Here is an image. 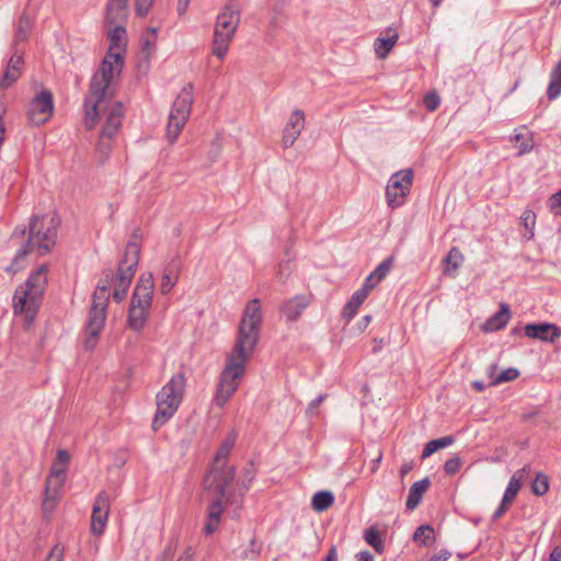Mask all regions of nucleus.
<instances>
[{
	"label": "nucleus",
	"instance_id": "obj_9",
	"mask_svg": "<svg viewBox=\"0 0 561 561\" xmlns=\"http://www.w3.org/2000/svg\"><path fill=\"white\" fill-rule=\"evenodd\" d=\"M192 103L193 85L187 84L181 90L170 111L167 126V138L170 144L175 142L185 126L191 114Z\"/></svg>",
	"mask_w": 561,
	"mask_h": 561
},
{
	"label": "nucleus",
	"instance_id": "obj_29",
	"mask_svg": "<svg viewBox=\"0 0 561 561\" xmlns=\"http://www.w3.org/2000/svg\"><path fill=\"white\" fill-rule=\"evenodd\" d=\"M334 503V495L330 491H319L311 499V507L314 512L322 513Z\"/></svg>",
	"mask_w": 561,
	"mask_h": 561
},
{
	"label": "nucleus",
	"instance_id": "obj_32",
	"mask_svg": "<svg viewBox=\"0 0 561 561\" xmlns=\"http://www.w3.org/2000/svg\"><path fill=\"white\" fill-rule=\"evenodd\" d=\"M495 370H496L495 365H491L488 368L489 376L493 378L491 381V386H497L503 382L513 381V380L517 379V377L519 376L518 369L513 368V367H510V368L503 370L500 375L494 377Z\"/></svg>",
	"mask_w": 561,
	"mask_h": 561
},
{
	"label": "nucleus",
	"instance_id": "obj_44",
	"mask_svg": "<svg viewBox=\"0 0 561 561\" xmlns=\"http://www.w3.org/2000/svg\"><path fill=\"white\" fill-rule=\"evenodd\" d=\"M111 140L112 139L103 138L100 135V141H99V145H98V152L100 153V156L103 159H106L110 156V153H111V150H112Z\"/></svg>",
	"mask_w": 561,
	"mask_h": 561
},
{
	"label": "nucleus",
	"instance_id": "obj_8",
	"mask_svg": "<svg viewBox=\"0 0 561 561\" xmlns=\"http://www.w3.org/2000/svg\"><path fill=\"white\" fill-rule=\"evenodd\" d=\"M240 23V11L227 3L218 13L215 24L211 53L218 59H224Z\"/></svg>",
	"mask_w": 561,
	"mask_h": 561
},
{
	"label": "nucleus",
	"instance_id": "obj_22",
	"mask_svg": "<svg viewBox=\"0 0 561 561\" xmlns=\"http://www.w3.org/2000/svg\"><path fill=\"white\" fill-rule=\"evenodd\" d=\"M23 65V58L16 53L11 57L8 62L7 69L0 80V87L7 89L14 83L21 75V66Z\"/></svg>",
	"mask_w": 561,
	"mask_h": 561
},
{
	"label": "nucleus",
	"instance_id": "obj_63",
	"mask_svg": "<svg viewBox=\"0 0 561 561\" xmlns=\"http://www.w3.org/2000/svg\"><path fill=\"white\" fill-rule=\"evenodd\" d=\"M26 233V228L25 227H16L13 231V237H24V234Z\"/></svg>",
	"mask_w": 561,
	"mask_h": 561
},
{
	"label": "nucleus",
	"instance_id": "obj_59",
	"mask_svg": "<svg viewBox=\"0 0 561 561\" xmlns=\"http://www.w3.org/2000/svg\"><path fill=\"white\" fill-rule=\"evenodd\" d=\"M371 321V316H364L359 322H358V325L362 330L366 329L368 327V324L370 323Z\"/></svg>",
	"mask_w": 561,
	"mask_h": 561
},
{
	"label": "nucleus",
	"instance_id": "obj_52",
	"mask_svg": "<svg viewBox=\"0 0 561 561\" xmlns=\"http://www.w3.org/2000/svg\"><path fill=\"white\" fill-rule=\"evenodd\" d=\"M142 238V231L140 228H135L131 232V236H130V240L127 242L126 247L130 243V242H136L140 248V240Z\"/></svg>",
	"mask_w": 561,
	"mask_h": 561
},
{
	"label": "nucleus",
	"instance_id": "obj_28",
	"mask_svg": "<svg viewBox=\"0 0 561 561\" xmlns=\"http://www.w3.org/2000/svg\"><path fill=\"white\" fill-rule=\"evenodd\" d=\"M125 28L122 26H115L114 28L108 31V39L111 42L108 51L106 54H118L123 57L122 51L125 46Z\"/></svg>",
	"mask_w": 561,
	"mask_h": 561
},
{
	"label": "nucleus",
	"instance_id": "obj_18",
	"mask_svg": "<svg viewBox=\"0 0 561 561\" xmlns=\"http://www.w3.org/2000/svg\"><path fill=\"white\" fill-rule=\"evenodd\" d=\"M311 298L307 295H297L280 306V311L287 321H296L310 305Z\"/></svg>",
	"mask_w": 561,
	"mask_h": 561
},
{
	"label": "nucleus",
	"instance_id": "obj_54",
	"mask_svg": "<svg viewBox=\"0 0 561 561\" xmlns=\"http://www.w3.org/2000/svg\"><path fill=\"white\" fill-rule=\"evenodd\" d=\"M450 557L448 551H440L439 554L433 556L428 561H447Z\"/></svg>",
	"mask_w": 561,
	"mask_h": 561
},
{
	"label": "nucleus",
	"instance_id": "obj_1",
	"mask_svg": "<svg viewBox=\"0 0 561 561\" xmlns=\"http://www.w3.org/2000/svg\"><path fill=\"white\" fill-rule=\"evenodd\" d=\"M262 323L261 302L257 298L250 300L238 327L234 345L227 356L226 365L220 374L214 402L222 408L237 391L239 380L244 376L245 365L252 358L260 337Z\"/></svg>",
	"mask_w": 561,
	"mask_h": 561
},
{
	"label": "nucleus",
	"instance_id": "obj_15",
	"mask_svg": "<svg viewBox=\"0 0 561 561\" xmlns=\"http://www.w3.org/2000/svg\"><path fill=\"white\" fill-rule=\"evenodd\" d=\"M306 117L301 110H295L283 129L282 145L290 148L305 128Z\"/></svg>",
	"mask_w": 561,
	"mask_h": 561
},
{
	"label": "nucleus",
	"instance_id": "obj_17",
	"mask_svg": "<svg viewBox=\"0 0 561 561\" xmlns=\"http://www.w3.org/2000/svg\"><path fill=\"white\" fill-rule=\"evenodd\" d=\"M524 330L527 337L543 342H554L561 336V329L552 323H528Z\"/></svg>",
	"mask_w": 561,
	"mask_h": 561
},
{
	"label": "nucleus",
	"instance_id": "obj_23",
	"mask_svg": "<svg viewBox=\"0 0 561 561\" xmlns=\"http://www.w3.org/2000/svg\"><path fill=\"white\" fill-rule=\"evenodd\" d=\"M430 485L431 481L428 478L416 481L411 485L405 503L408 510L412 511L419 506L423 494L427 491Z\"/></svg>",
	"mask_w": 561,
	"mask_h": 561
},
{
	"label": "nucleus",
	"instance_id": "obj_41",
	"mask_svg": "<svg viewBox=\"0 0 561 561\" xmlns=\"http://www.w3.org/2000/svg\"><path fill=\"white\" fill-rule=\"evenodd\" d=\"M462 466V460L461 458L459 457H453V458H449L445 465H444V470L445 472L448 474V476H453L455 473H457L460 468Z\"/></svg>",
	"mask_w": 561,
	"mask_h": 561
},
{
	"label": "nucleus",
	"instance_id": "obj_19",
	"mask_svg": "<svg viewBox=\"0 0 561 561\" xmlns=\"http://www.w3.org/2000/svg\"><path fill=\"white\" fill-rule=\"evenodd\" d=\"M123 106L121 102H116L106 115V122L101 130L103 138L113 139L122 126Z\"/></svg>",
	"mask_w": 561,
	"mask_h": 561
},
{
	"label": "nucleus",
	"instance_id": "obj_12",
	"mask_svg": "<svg viewBox=\"0 0 561 561\" xmlns=\"http://www.w3.org/2000/svg\"><path fill=\"white\" fill-rule=\"evenodd\" d=\"M413 182V172L410 169L401 170L391 175L386 187L387 204L391 208H398L404 204Z\"/></svg>",
	"mask_w": 561,
	"mask_h": 561
},
{
	"label": "nucleus",
	"instance_id": "obj_35",
	"mask_svg": "<svg viewBox=\"0 0 561 561\" xmlns=\"http://www.w3.org/2000/svg\"><path fill=\"white\" fill-rule=\"evenodd\" d=\"M397 35H393L388 38H377L375 42V53L378 58L383 59L387 57L389 51L392 49L397 42Z\"/></svg>",
	"mask_w": 561,
	"mask_h": 561
},
{
	"label": "nucleus",
	"instance_id": "obj_48",
	"mask_svg": "<svg viewBox=\"0 0 561 561\" xmlns=\"http://www.w3.org/2000/svg\"><path fill=\"white\" fill-rule=\"evenodd\" d=\"M290 275V261L282 262L278 266L277 278L285 282Z\"/></svg>",
	"mask_w": 561,
	"mask_h": 561
},
{
	"label": "nucleus",
	"instance_id": "obj_45",
	"mask_svg": "<svg viewBox=\"0 0 561 561\" xmlns=\"http://www.w3.org/2000/svg\"><path fill=\"white\" fill-rule=\"evenodd\" d=\"M153 2H154V0H136L135 1L136 13L139 16H145L149 12Z\"/></svg>",
	"mask_w": 561,
	"mask_h": 561
},
{
	"label": "nucleus",
	"instance_id": "obj_58",
	"mask_svg": "<svg viewBox=\"0 0 561 561\" xmlns=\"http://www.w3.org/2000/svg\"><path fill=\"white\" fill-rule=\"evenodd\" d=\"M413 469V462H405L400 468V474L401 477H404Z\"/></svg>",
	"mask_w": 561,
	"mask_h": 561
},
{
	"label": "nucleus",
	"instance_id": "obj_57",
	"mask_svg": "<svg viewBox=\"0 0 561 561\" xmlns=\"http://www.w3.org/2000/svg\"><path fill=\"white\" fill-rule=\"evenodd\" d=\"M549 561H561V548H554L551 551Z\"/></svg>",
	"mask_w": 561,
	"mask_h": 561
},
{
	"label": "nucleus",
	"instance_id": "obj_64",
	"mask_svg": "<svg viewBox=\"0 0 561 561\" xmlns=\"http://www.w3.org/2000/svg\"><path fill=\"white\" fill-rule=\"evenodd\" d=\"M192 556L186 553L185 556H181L176 561H191Z\"/></svg>",
	"mask_w": 561,
	"mask_h": 561
},
{
	"label": "nucleus",
	"instance_id": "obj_3",
	"mask_svg": "<svg viewBox=\"0 0 561 561\" xmlns=\"http://www.w3.org/2000/svg\"><path fill=\"white\" fill-rule=\"evenodd\" d=\"M124 66V58L118 54H106L99 70L92 76L89 94L84 99L85 115L84 126L92 129L96 119L112 99L110 85L113 79L118 76Z\"/></svg>",
	"mask_w": 561,
	"mask_h": 561
},
{
	"label": "nucleus",
	"instance_id": "obj_38",
	"mask_svg": "<svg viewBox=\"0 0 561 561\" xmlns=\"http://www.w3.org/2000/svg\"><path fill=\"white\" fill-rule=\"evenodd\" d=\"M364 538L366 542L371 546L377 552L381 553L383 550V542L379 536V533L374 529L369 528L365 531Z\"/></svg>",
	"mask_w": 561,
	"mask_h": 561
},
{
	"label": "nucleus",
	"instance_id": "obj_24",
	"mask_svg": "<svg viewBox=\"0 0 561 561\" xmlns=\"http://www.w3.org/2000/svg\"><path fill=\"white\" fill-rule=\"evenodd\" d=\"M149 308L130 304L128 310L127 323L130 329L139 332L147 321V310Z\"/></svg>",
	"mask_w": 561,
	"mask_h": 561
},
{
	"label": "nucleus",
	"instance_id": "obj_13",
	"mask_svg": "<svg viewBox=\"0 0 561 561\" xmlns=\"http://www.w3.org/2000/svg\"><path fill=\"white\" fill-rule=\"evenodd\" d=\"M53 111V94L48 90H43L30 102L27 111L28 121L35 126L45 124L51 117Z\"/></svg>",
	"mask_w": 561,
	"mask_h": 561
},
{
	"label": "nucleus",
	"instance_id": "obj_49",
	"mask_svg": "<svg viewBox=\"0 0 561 561\" xmlns=\"http://www.w3.org/2000/svg\"><path fill=\"white\" fill-rule=\"evenodd\" d=\"M379 282L375 278V275L370 274L366 279L362 288L358 290H365V295L368 297L369 293L377 286Z\"/></svg>",
	"mask_w": 561,
	"mask_h": 561
},
{
	"label": "nucleus",
	"instance_id": "obj_5",
	"mask_svg": "<svg viewBox=\"0 0 561 561\" xmlns=\"http://www.w3.org/2000/svg\"><path fill=\"white\" fill-rule=\"evenodd\" d=\"M46 265H41L33 272L24 285L16 288L13 296V311L15 314H24L25 320L31 323L43 300V294L47 284Z\"/></svg>",
	"mask_w": 561,
	"mask_h": 561
},
{
	"label": "nucleus",
	"instance_id": "obj_31",
	"mask_svg": "<svg viewBox=\"0 0 561 561\" xmlns=\"http://www.w3.org/2000/svg\"><path fill=\"white\" fill-rule=\"evenodd\" d=\"M32 30V20L26 13H22L19 23L16 26V31L14 34V45H19L20 43H24L28 39L30 32Z\"/></svg>",
	"mask_w": 561,
	"mask_h": 561
},
{
	"label": "nucleus",
	"instance_id": "obj_60",
	"mask_svg": "<svg viewBox=\"0 0 561 561\" xmlns=\"http://www.w3.org/2000/svg\"><path fill=\"white\" fill-rule=\"evenodd\" d=\"M325 561H337V554H336V549L335 547H332L329 552H328V556L325 558Z\"/></svg>",
	"mask_w": 561,
	"mask_h": 561
},
{
	"label": "nucleus",
	"instance_id": "obj_11",
	"mask_svg": "<svg viewBox=\"0 0 561 561\" xmlns=\"http://www.w3.org/2000/svg\"><path fill=\"white\" fill-rule=\"evenodd\" d=\"M69 461V453L65 449H59L46 481L45 497L43 502L45 511L53 510L55 506L59 491L66 481Z\"/></svg>",
	"mask_w": 561,
	"mask_h": 561
},
{
	"label": "nucleus",
	"instance_id": "obj_14",
	"mask_svg": "<svg viewBox=\"0 0 561 561\" xmlns=\"http://www.w3.org/2000/svg\"><path fill=\"white\" fill-rule=\"evenodd\" d=\"M110 513V494L105 491L100 492L93 504L91 516V531L94 535H101L106 526Z\"/></svg>",
	"mask_w": 561,
	"mask_h": 561
},
{
	"label": "nucleus",
	"instance_id": "obj_51",
	"mask_svg": "<svg viewBox=\"0 0 561 561\" xmlns=\"http://www.w3.org/2000/svg\"><path fill=\"white\" fill-rule=\"evenodd\" d=\"M510 505L511 504L504 503V501H501V504L499 505V507L496 508V511L492 515V519L493 520L500 519L506 513V511L508 510Z\"/></svg>",
	"mask_w": 561,
	"mask_h": 561
},
{
	"label": "nucleus",
	"instance_id": "obj_61",
	"mask_svg": "<svg viewBox=\"0 0 561 561\" xmlns=\"http://www.w3.org/2000/svg\"><path fill=\"white\" fill-rule=\"evenodd\" d=\"M381 458H382V454L381 451L378 453L376 459L373 460V467H371V472H376L378 467H379V463L381 461Z\"/></svg>",
	"mask_w": 561,
	"mask_h": 561
},
{
	"label": "nucleus",
	"instance_id": "obj_7",
	"mask_svg": "<svg viewBox=\"0 0 561 561\" xmlns=\"http://www.w3.org/2000/svg\"><path fill=\"white\" fill-rule=\"evenodd\" d=\"M186 379L179 373L161 388L156 396V414L151 427L154 432L160 430L178 411L184 396Z\"/></svg>",
	"mask_w": 561,
	"mask_h": 561
},
{
	"label": "nucleus",
	"instance_id": "obj_53",
	"mask_svg": "<svg viewBox=\"0 0 561 561\" xmlns=\"http://www.w3.org/2000/svg\"><path fill=\"white\" fill-rule=\"evenodd\" d=\"M220 151H221L220 141L218 139H215L211 144V151H210L213 154V158L216 159L220 154Z\"/></svg>",
	"mask_w": 561,
	"mask_h": 561
},
{
	"label": "nucleus",
	"instance_id": "obj_16",
	"mask_svg": "<svg viewBox=\"0 0 561 561\" xmlns=\"http://www.w3.org/2000/svg\"><path fill=\"white\" fill-rule=\"evenodd\" d=\"M153 276L151 273L142 274L133 293L130 304L150 308L153 294Z\"/></svg>",
	"mask_w": 561,
	"mask_h": 561
},
{
	"label": "nucleus",
	"instance_id": "obj_25",
	"mask_svg": "<svg viewBox=\"0 0 561 561\" xmlns=\"http://www.w3.org/2000/svg\"><path fill=\"white\" fill-rule=\"evenodd\" d=\"M463 260L465 257L461 251L457 247H453L443 261L445 265L444 273L448 276L455 277Z\"/></svg>",
	"mask_w": 561,
	"mask_h": 561
},
{
	"label": "nucleus",
	"instance_id": "obj_20",
	"mask_svg": "<svg viewBox=\"0 0 561 561\" xmlns=\"http://www.w3.org/2000/svg\"><path fill=\"white\" fill-rule=\"evenodd\" d=\"M181 266L182 262L179 256L172 257L164 266L160 286V290L163 295L170 293V290L175 286L181 272Z\"/></svg>",
	"mask_w": 561,
	"mask_h": 561
},
{
	"label": "nucleus",
	"instance_id": "obj_6",
	"mask_svg": "<svg viewBox=\"0 0 561 561\" xmlns=\"http://www.w3.org/2000/svg\"><path fill=\"white\" fill-rule=\"evenodd\" d=\"M112 278V271H107L93 294L92 305L85 324V336L83 337V347L88 351L95 348L100 332L104 327Z\"/></svg>",
	"mask_w": 561,
	"mask_h": 561
},
{
	"label": "nucleus",
	"instance_id": "obj_40",
	"mask_svg": "<svg viewBox=\"0 0 561 561\" xmlns=\"http://www.w3.org/2000/svg\"><path fill=\"white\" fill-rule=\"evenodd\" d=\"M391 266H392L391 260L390 259L385 260L374 270V272L371 274L375 275V278L377 279V282H381L387 276V274L390 272Z\"/></svg>",
	"mask_w": 561,
	"mask_h": 561
},
{
	"label": "nucleus",
	"instance_id": "obj_42",
	"mask_svg": "<svg viewBox=\"0 0 561 561\" xmlns=\"http://www.w3.org/2000/svg\"><path fill=\"white\" fill-rule=\"evenodd\" d=\"M327 399V394H319L314 400H312L306 409V414L309 417H313L318 415L319 405Z\"/></svg>",
	"mask_w": 561,
	"mask_h": 561
},
{
	"label": "nucleus",
	"instance_id": "obj_27",
	"mask_svg": "<svg viewBox=\"0 0 561 561\" xmlns=\"http://www.w3.org/2000/svg\"><path fill=\"white\" fill-rule=\"evenodd\" d=\"M367 299V296L365 295V290H356L352 297L348 299L346 305L344 306L342 316L346 320V322H350L355 314L357 313L358 308L363 305V302Z\"/></svg>",
	"mask_w": 561,
	"mask_h": 561
},
{
	"label": "nucleus",
	"instance_id": "obj_37",
	"mask_svg": "<svg viewBox=\"0 0 561 561\" xmlns=\"http://www.w3.org/2000/svg\"><path fill=\"white\" fill-rule=\"evenodd\" d=\"M520 219H522V224H523L524 228L527 231V234L525 233L524 238L529 240L534 237V228L536 225V214L533 210L527 209L522 214Z\"/></svg>",
	"mask_w": 561,
	"mask_h": 561
},
{
	"label": "nucleus",
	"instance_id": "obj_30",
	"mask_svg": "<svg viewBox=\"0 0 561 561\" xmlns=\"http://www.w3.org/2000/svg\"><path fill=\"white\" fill-rule=\"evenodd\" d=\"M561 94V60L552 69L550 73V81L547 89V96L549 100H556Z\"/></svg>",
	"mask_w": 561,
	"mask_h": 561
},
{
	"label": "nucleus",
	"instance_id": "obj_50",
	"mask_svg": "<svg viewBox=\"0 0 561 561\" xmlns=\"http://www.w3.org/2000/svg\"><path fill=\"white\" fill-rule=\"evenodd\" d=\"M128 0H111L108 3V11H123L127 5Z\"/></svg>",
	"mask_w": 561,
	"mask_h": 561
},
{
	"label": "nucleus",
	"instance_id": "obj_33",
	"mask_svg": "<svg viewBox=\"0 0 561 561\" xmlns=\"http://www.w3.org/2000/svg\"><path fill=\"white\" fill-rule=\"evenodd\" d=\"M455 442V438L450 435L440 437L438 439L430 440L423 448L421 458L425 459L433 455L438 449L450 446Z\"/></svg>",
	"mask_w": 561,
	"mask_h": 561
},
{
	"label": "nucleus",
	"instance_id": "obj_46",
	"mask_svg": "<svg viewBox=\"0 0 561 561\" xmlns=\"http://www.w3.org/2000/svg\"><path fill=\"white\" fill-rule=\"evenodd\" d=\"M65 548L60 545H56L46 558V561H62Z\"/></svg>",
	"mask_w": 561,
	"mask_h": 561
},
{
	"label": "nucleus",
	"instance_id": "obj_43",
	"mask_svg": "<svg viewBox=\"0 0 561 561\" xmlns=\"http://www.w3.org/2000/svg\"><path fill=\"white\" fill-rule=\"evenodd\" d=\"M423 102L426 110L433 112L439 106L440 99L435 92H431L424 96Z\"/></svg>",
	"mask_w": 561,
	"mask_h": 561
},
{
	"label": "nucleus",
	"instance_id": "obj_2",
	"mask_svg": "<svg viewBox=\"0 0 561 561\" xmlns=\"http://www.w3.org/2000/svg\"><path fill=\"white\" fill-rule=\"evenodd\" d=\"M236 434L228 435L216 451L214 463L204 479V486L210 494L211 500L206 510V523L203 533L206 536L215 534L221 523V515L225 511L224 501H227V488L236 477V469L227 466L228 457L236 444Z\"/></svg>",
	"mask_w": 561,
	"mask_h": 561
},
{
	"label": "nucleus",
	"instance_id": "obj_36",
	"mask_svg": "<svg viewBox=\"0 0 561 561\" xmlns=\"http://www.w3.org/2000/svg\"><path fill=\"white\" fill-rule=\"evenodd\" d=\"M549 490V479L545 473H537L533 483L531 491L535 495L542 496Z\"/></svg>",
	"mask_w": 561,
	"mask_h": 561
},
{
	"label": "nucleus",
	"instance_id": "obj_62",
	"mask_svg": "<svg viewBox=\"0 0 561 561\" xmlns=\"http://www.w3.org/2000/svg\"><path fill=\"white\" fill-rule=\"evenodd\" d=\"M472 388L479 392H482L485 388L484 383L480 380H474L472 383H471Z\"/></svg>",
	"mask_w": 561,
	"mask_h": 561
},
{
	"label": "nucleus",
	"instance_id": "obj_56",
	"mask_svg": "<svg viewBox=\"0 0 561 561\" xmlns=\"http://www.w3.org/2000/svg\"><path fill=\"white\" fill-rule=\"evenodd\" d=\"M357 561H374V557L368 551H363L357 554Z\"/></svg>",
	"mask_w": 561,
	"mask_h": 561
},
{
	"label": "nucleus",
	"instance_id": "obj_10",
	"mask_svg": "<svg viewBox=\"0 0 561 561\" xmlns=\"http://www.w3.org/2000/svg\"><path fill=\"white\" fill-rule=\"evenodd\" d=\"M139 254L140 247L136 242H130L125 249L124 257L119 261L113 293L114 300L118 302L122 301L127 294L138 266Z\"/></svg>",
	"mask_w": 561,
	"mask_h": 561
},
{
	"label": "nucleus",
	"instance_id": "obj_26",
	"mask_svg": "<svg viewBox=\"0 0 561 561\" xmlns=\"http://www.w3.org/2000/svg\"><path fill=\"white\" fill-rule=\"evenodd\" d=\"M511 318L510 308L507 305H502L501 309L489 318L484 324L485 331H497L503 329Z\"/></svg>",
	"mask_w": 561,
	"mask_h": 561
},
{
	"label": "nucleus",
	"instance_id": "obj_34",
	"mask_svg": "<svg viewBox=\"0 0 561 561\" xmlns=\"http://www.w3.org/2000/svg\"><path fill=\"white\" fill-rule=\"evenodd\" d=\"M413 539L423 546H431L434 542V529L430 525H422L416 528Z\"/></svg>",
	"mask_w": 561,
	"mask_h": 561
},
{
	"label": "nucleus",
	"instance_id": "obj_39",
	"mask_svg": "<svg viewBox=\"0 0 561 561\" xmlns=\"http://www.w3.org/2000/svg\"><path fill=\"white\" fill-rule=\"evenodd\" d=\"M255 478V468L253 463H249L243 468V480L240 483V488L243 491H247L249 489L250 483Z\"/></svg>",
	"mask_w": 561,
	"mask_h": 561
},
{
	"label": "nucleus",
	"instance_id": "obj_4",
	"mask_svg": "<svg viewBox=\"0 0 561 561\" xmlns=\"http://www.w3.org/2000/svg\"><path fill=\"white\" fill-rule=\"evenodd\" d=\"M59 224L60 219L56 214L33 216L28 224V239L16 252L12 265L7 267V271L15 273L20 270L19 261L31 252L47 254L56 243Z\"/></svg>",
	"mask_w": 561,
	"mask_h": 561
},
{
	"label": "nucleus",
	"instance_id": "obj_55",
	"mask_svg": "<svg viewBox=\"0 0 561 561\" xmlns=\"http://www.w3.org/2000/svg\"><path fill=\"white\" fill-rule=\"evenodd\" d=\"M191 0H179L178 2V12L180 15L186 12L187 7Z\"/></svg>",
	"mask_w": 561,
	"mask_h": 561
},
{
	"label": "nucleus",
	"instance_id": "obj_21",
	"mask_svg": "<svg viewBox=\"0 0 561 561\" xmlns=\"http://www.w3.org/2000/svg\"><path fill=\"white\" fill-rule=\"evenodd\" d=\"M529 471L530 467L524 466L522 469H518L517 471L514 472V474L511 477L508 481V484L502 499L504 503L512 504L514 502L517 493L522 488L523 481Z\"/></svg>",
	"mask_w": 561,
	"mask_h": 561
},
{
	"label": "nucleus",
	"instance_id": "obj_47",
	"mask_svg": "<svg viewBox=\"0 0 561 561\" xmlns=\"http://www.w3.org/2000/svg\"><path fill=\"white\" fill-rule=\"evenodd\" d=\"M549 206L556 214L561 215V190L550 197Z\"/></svg>",
	"mask_w": 561,
	"mask_h": 561
}]
</instances>
